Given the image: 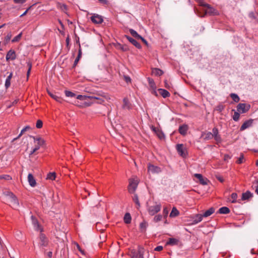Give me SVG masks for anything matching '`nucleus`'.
<instances>
[{"instance_id":"1","label":"nucleus","mask_w":258,"mask_h":258,"mask_svg":"<svg viewBox=\"0 0 258 258\" xmlns=\"http://www.w3.org/2000/svg\"><path fill=\"white\" fill-rule=\"evenodd\" d=\"M161 209V204L160 202L154 201L147 203V210L149 214L151 216L155 215Z\"/></svg>"},{"instance_id":"2","label":"nucleus","mask_w":258,"mask_h":258,"mask_svg":"<svg viewBox=\"0 0 258 258\" xmlns=\"http://www.w3.org/2000/svg\"><path fill=\"white\" fill-rule=\"evenodd\" d=\"M145 251V249L143 247L139 246L138 250L134 249L130 250L129 255L132 258H144Z\"/></svg>"},{"instance_id":"3","label":"nucleus","mask_w":258,"mask_h":258,"mask_svg":"<svg viewBox=\"0 0 258 258\" xmlns=\"http://www.w3.org/2000/svg\"><path fill=\"white\" fill-rule=\"evenodd\" d=\"M138 183L139 181L137 178L130 179L129 185L128 186V190L130 193L134 194L135 192Z\"/></svg>"},{"instance_id":"4","label":"nucleus","mask_w":258,"mask_h":258,"mask_svg":"<svg viewBox=\"0 0 258 258\" xmlns=\"http://www.w3.org/2000/svg\"><path fill=\"white\" fill-rule=\"evenodd\" d=\"M109 99V96L104 93L100 94H98L97 95H92L91 97V100L96 99L98 100L97 102L99 104H102V103H103L105 101V99L107 100Z\"/></svg>"},{"instance_id":"5","label":"nucleus","mask_w":258,"mask_h":258,"mask_svg":"<svg viewBox=\"0 0 258 258\" xmlns=\"http://www.w3.org/2000/svg\"><path fill=\"white\" fill-rule=\"evenodd\" d=\"M250 108V104L246 103H239L237 106V111L240 113L247 112Z\"/></svg>"},{"instance_id":"6","label":"nucleus","mask_w":258,"mask_h":258,"mask_svg":"<svg viewBox=\"0 0 258 258\" xmlns=\"http://www.w3.org/2000/svg\"><path fill=\"white\" fill-rule=\"evenodd\" d=\"M162 171V169L159 166L149 164L148 165V172L152 174H158Z\"/></svg>"},{"instance_id":"7","label":"nucleus","mask_w":258,"mask_h":258,"mask_svg":"<svg viewBox=\"0 0 258 258\" xmlns=\"http://www.w3.org/2000/svg\"><path fill=\"white\" fill-rule=\"evenodd\" d=\"M39 239V245L40 247H46L48 245V240L43 233H40Z\"/></svg>"},{"instance_id":"8","label":"nucleus","mask_w":258,"mask_h":258,"mask_svg":"<svg viewBox=\"0 0 258 258\" xmlns=\"http://www.w3.org/2000/svg\"><path fill=\"white\" fill-rule=\"evenodd\" d=\"M212 134L213 136V138H214L216 141V144H219L221 143L222 142V138L219 134V131L217 127H214L212 129Z\"/></svg>"},{"instance_id":"9","label":"nucleus","mask_w":258,"mask_h":258,"mask_svg":"<svg viewBox=\"0 0 258 258\" xmlns=\"http://www.w3.org/2000/svg\"><path fill=\"white\" fill-rule=\"evenodd\" d=\"M148 81L149 85V89L151 92L152 94H154L155 96H157V93L156 91V86L155 84L154 80L151 78H148Z\"/></svg>"},{"instance_id":"10","label":"nucleus","mask_w":258,"mask_h":258,"mask_svg":"<svg viewBox=\"0 0 258 258\" xmlns=\"http://www.w3.org/2000/svg\"><path fill=\"white\" fill-rule=\"evenodd\" d=\"M92 22L96 24H99L103 22V19L102 17L99 15L94 14L90 18Z\"/></svg>"},{"instance_id":"11","label":"nucleus","mask_w":258,"mask_h":258,"mask_svg":"<svg viewBox=\"0 0 258 258\" xmlns=\"http://www.w3.org/2000/svg\"><path fill=\"white\" fill-rule=\"evenodd\" d=\"M176 150L180 156L182 157L186 156L187 152L183 144H177L176 145Z\"/></svg>"},{"instance_id":"12","label":"nucleus","mask_w":258,"mask_h":258,"mask_svg":"<svg viewBox=\"0 0 258 258\" xmlns=\"http://www.w3.org/2000/svg\"><path fill=\"white\" fill-rule=\"evenodd\" d=\"M10 196L11 198V202L12 206L14 209H17L19 205L18 199L16 197V196L12 193H10Z\"/></svg>"},{"instance_id":"13","label":"nucleus","mask_w":258,"mask_h":258,"mask_svg":"<svg viewBox=\"0 0 258 258\" xmlns=\"http://www.w3.org/2000/svg\"><path fill=\"white\" fill-rule=\"evenodd\" d=\"M203 7H207L208 9V10L207 11L205 12V14L204 15L207 14L209 13L211 15H219V12L218 11H217L216 9H214L213 8L211 7L209 4H205Z\"/></svg>"},{"instance_id":"14","label":"nucleus","mask_w":258,"mask_h":258,"mask_svg":"<svg viewBox=\"0 0 258 258\" xmlns=\"http://www.w3.org/2000/svg\"><path fill=\"white\" fill-rule=\"evenodd\" d=\"M16 58V54L14 50L11 49L7 52L6 57L7 61H9L10 60H15Z\"/></svg>"},{"instance_id":"15","label":"nucleus","mask_w":258,"mask_h":258,"mask_svg":"<svg viewBox=\"0 0 258 258\" xmlns=\"http://www.w3.org/2000/svg\"><path fill=\"white\" fill-rule=\"evenodd\" d=\"M195 177L199 180L201 184L203 185H207L208 183V179L206 178H204L202 174L196 173L194 175Z\"/></svg>"},{"instance_id":"16","label":"nucleus","mask_w":258,"mask_h":258,"mask_svg":"<svg viewBox=\"0 0 258 258\" xmlns=\"http://www.w3.org/2000/svg\"><path fill=\"white\" fill-rule=\"evenodd\" d=\"M253 122L252 119H249L245 121L241 126L240 130L241 131H244L252 125Z\"/></svg>"},{"instance_id":"17","label":"nucleus","mask_w":258,"mask_h":258,"mask_svg":"<svg viewBox=\"0 0 258 258\" xmlns=\"http://www.w3.org/2000/svg\"><path fill=\"white\" fill-rule=\"evenodd\" d=\"M192 224H198L201 222L203 220L202 214H198L192 216Z\"/></svg>"},{"instance_id":"18","label":"nucleus","mask_w":258,"mask_h":258,"mask_svg":"<svg viewBox=\"0 0 258 258\" xmlns=\"http://www.w3.org/2000/svg\"><path fill=\"white\" fill-rule=\"evenodd\" d=\"M31 219L35 230L37 231L40 230L41 232L42 229H41L40 226L39 224L37 219L33 216H31Z\"/></svg>"},{"instance_id":"19","label":"nucleus","mask_w":258,"mask_h":258,"mask_svg":"<svg viewBox=\"0 0 258 258\" xmlns=\"http://www.w3.org/2000/svg\"><path fill=\"white\" fill-rule=\"evenodd\" d=\"M28 181L29 185L32 187H34L36 185L35 179L31 173H29L28 175Z\"/></svg>"},{"instance_id":"20","label":"nucleus","mask_w":258,"mask_h":258,"mask_svg":"<svg viewBox=\"0 0 258 258\" xmlns=\"http://www.w3.org/2000/svg\"><path fill=\"white\" fill-rule=\"evenodd\" d=\"M125 37L132 44H133L137 48H141V45H140V44L138 43L135 39H133V38L131 37L128 35H125Z\"/></svg>"},{"instance_id":"21","label":"nucleus","mask_w":258,"mask_h":258,"mask_svg":"<svg viewBox=\"0 0 258 258\" xmlns=\"http://www.w3.org/2000/svg\"><path fill=\"white\" fill-rule=\"evenodd\" d=\"M131 103L129 101L128 99L127 98H124L123 99L122 108L130 110L131 108Z\"/></svg>"},{"instance_id":"22","label":"nucleus","mask_w":258,"mask_h":258,"mask_svg":"<svg viewBox=\"0 0 258 258\" xmlns=\"http://www.w3.org/2000/svg\"><path fill=\"white\" fill-rule=\"evenodd\" d=\"M188 130V126L186 124H183L179 126V132L182 135H185Z\"/></svg>"},{"instance_id":"23","label":"nucleus","mask_w":258,"mask_h":258,"mask_svg":"<svg viewBox=\"0 0 258 258\" xmlns=\"http://www.w3.org/2000/svg\"><path fill=\"white\" fill-rule=\"evenodd\" d=\"M215 212V209L214 208H210L209 210L205 211L203 214H202V216L203 218L204 217H208L211 216L212 214H213Z\"/></svg>"},{"instance_id":"24","label":"nucleus","mask_w":258,"mask_h":258,"mask_svg":"<svg viewBox=\"0 0 258 258\" xmlns=\"http://www.w3.org/2000/svg\"><path fill=\"white\" fill-rule=\"evenodd\" d=\"M13 77V73H11L7 77L5 81V87L6 89H8L11 85V80Z\"/></svg>"},{"instance_id":"25","label":"nucleus","mask_w":258,"mask_h":258,"mask_svg":"<svg viewBox=\"0 0 258 258\" xmlns=\"http://www.w3.org/2000/svg\"><path fill=\"white\" fill-rule=\"evenodd\" d=\"M253 194L251 192L247 191L246 192L242 194L241 200L243 201L248 200L250 198H251Z\"/></svg>"},{"instance_id":"26","label":"nucleus","mask_w":258,"mask_h":258,"mask_svg":"<svg viewBox=\"0 0 258 258\" xmlns=\"http://www.w3.org/2000/svg\"><path fill=\"white\" fill-rule=\"evenodd\" d=\"M161 95L164 98L170 96V93L167 90L163 89H159L158 90Z\"/></svg>"},{"instance_id":"27","label":"nucleus","mask_w":258,"mask_h":258,"mask_svg":"<svg viewBox=\"0 0 258 258\" xmlns=\"http://www.w3.org/2000/svg\"><path fill=\"white\" fill-rule=\"evenodd\" d=\"M124 222L126 224H130L131 222L132 218L130 213L125 214L123 218Z\"/></svg>"},{"instance_id":"28","label":"nucleus","mask_w":258,"mask_h":258,"mask_svg":"<svg viewBox=\"0 0 258 258\" xmlns=\"http://www.w3.org/2000/svg\"><path fill=\"white\" fill-rule=\"evenodd\" d=\"M152 72L153 75L157 76H160L163 74V71L158 68L153 69Z\"/></svg>"},{"instance_id":"29","label":"nucleus","mask_w":258,"mask_h":258,"mask_svg":"<svg viewBox=\"0 0 258 258\" xmlns=\"http://www.w3.org/2000/svg\"><path fill=\"white\" fill-rule=\"evenodd\" d=\"M179 214V212L178 210L175 208L173 207L172 209V211L170 214L169 216L170 217H175L177 216Z\"/></svg>"},{"instance_id":"30","label":"nucleus","mask_w":258,"mask_h":258,"mask_svg":"<svg viewBox=\"0 0 258 258\" xmlns=\"http://www.w3.org/2000/svg\"><path fill=\"white\" fill-rule=\"evenodd\" d=\"M202 136L204 137V139L206 140H211L213 138V136L211 132L204 133L202 134Z\"/></svg>"},{"instance_id":"31","label":"nucleus","mask_w":258,"mask_h":258,"mask_svg":"<svg viewBox=\"0 0 258 258\" xmlns=\"http://www.w3.org/2000/svg\"><path fill=\"white\" fill-rule=\"evenodd\" d=\"M230 212V210L226 207H223L219 209V213L220 214H227Z\"/></svg>"},{"instance_id":"32","label":"nucleus","mask_w":258,"mask_h":258,"mask_svg":"<svg viewBox=\"0 0 258 258\" xmlns=\"http://www.w3.org/2000/svg\"><path fill=\"white\" fill-rule=\"evenodd\" d=\"M178 241V240L175 238H170L167 241V244L171 245H176L177 244Z\"/></svg>"},{"instance_id":"33","label":"nucleus","mask_w":258,"mask_h":258,"mask_svg":"<svg viewBox=\"0 0 258 258\" xmlns=\"http://www.w3.org/2000/svg\"><path fill=\"white\" fill-rule=\"evenodd\" d=\"M232 111H234V114L232 116L233 119L235 121H237L239 119L240 113L238 111H235L234 109H232Z\"/></svg>"},{"instance_id":"34","label":"nucleus","mask_w":258,"mask_h":258,"mask_svg":"<svg viewBox=\"0 0 258 258\" xmlns=\"http://www.w3.org/2000/svg\"><path fill=\"white\" fill-rule=\"evenodd\" d=\"M30 128V127L29 126H26L25 127H24L21 131V133H20V134L18 135V136L14 139V141L15 140H17L18 139H19V138H20V137H21V136L23 135V134L24 133H25L26 131H27L28 130H29Z\"/></svg>"},{"instance_id":"35","label":"nucleus","mask_w":258,"mask_h":258,"mask_svg":"<svg viewBox=\"0 0 258 258\" xmlns=\"http://www.w3.org/2000/svg\"><path fill=\"white\" fill-rule=\"evenodd\" d=\"M79 52H78V56L77 57V58L75 59V61H74V64L76 65L77 64V63L78 62V61H79L80 58L81 57V56H82V51H81V46H80V44H79Z\"/></svg>"},{"instance_id":"36","label":"nucleus","mask_w":258,"mask_h":258,"mask_svg":"<svg viewBox=\"0 0 258 258\" xmlns=\"http://www.w3.org/2000/svg\"><path fill=\"white\" fill-rule=\"evenodd\" d=\"M130 33L132 34V35L136 38H138L139 39V38H141V36L135 30H134V29H130Z\"/></svg>"},{"instance_id":"37","label":"nucleus","mask_w":258,"mask_h":258,"mask_svg":"<svg viewBox=\"0 0 258 258\" xmlns=\"http://www.w3.org/2000/svg\"><path fill=\"white\" fill-rule=\"evenodd\" d=\"M117 48L119 49H121L123 51H127L129 50L128 47L126 45H121L120 44H118L117 45Z\"/></svg>"},{"instance_id":"38","label":"nucleus","mask_w":258,"mask_h":258,"mask_svg":"<svg viewBox=\"0 0 258 258\" xmlns=\"http://www.w3.org/2000/svg\"><path fill=\"white\" fill-rule=\"evenodd\" d=\"M230 96L235 102L237 103L239 101L240 98H239V96L236 94L231 93Z\"/></svg>"},{"instance_id":"39","label":"nucleus","mask_w":258,"mask_h":258,"mask_svg":"<svg viewBox=\"0 0 258 258\" xmlns=\"http://www.w3.org/2000/svg\"><path fill=\"white\" fill-rule=\"evenodd\" d=\"M91 96H86V95H79L77 96V98L80 100H86L88 99H89L91 100Z\"/></svg>"},{"instance_id":"40","label":"nucleus","mask_w":258,"mask_h":258,"mask_svg":"<svg viewBox=\"0 0 258 258\" xmlns=\"http://www.w3.org/2000/svg\"><path fill=\"white\" fill-rule=\"evenodd\" d=\"M56 177V174L55 172H50L47 175V179L50 180H54Z\"/></svg>"},{"instance_id":"41","label":"nucleus","mask_w":258,"mask_h":258,"mask_svg":"<svg viewBox=\"0 0 258 258\" xmlns=\"http://www.w3.org/2000/svg\"><path fill=\"white\" fill-rule=\"evenodd\" d=\"M162 217L163 216L161 214L156 215L153 218V221L156 223L162 220Z\"/></svg>"},{"instance_id":"42","label":"nucleus","mask_w":258,"mask_h":258,"mask_svg":"<svg viewBox=\"0 0 258 258\" xmlns=\"http://www.w3.org/2000/svg\"><path fill=\"white\" fill-rule=\"evenodd\" d=\"M231 198L232 199L231 203H235L237 202V195L235 192H233L231 195Z\"/></svg>"},{"instance_id":"43","label":"nucleus","mask_w":258,"mask_h":258,"mask_svg":"<svg viewBox=\"0 0 258 258\" xmlns=\"http://www.w3.org/2000/svg\"><path fill=\"white\" fill-rule=\"evenodd\" d=\"M168 213H169L168 208L166 207H164L163 210V216L165 219H166L167 218Z\"/></svg>"},{"instance_id":"44","label":"nucleus","mask_w":258,"mask_h":258,"mask_svg":"<svg viewBox=\"0 0 258 258\" xmlns=\"http://www.w3.org/2000/svg\"><path fill=\"white\" fill-rule=\"evenodd\" d=\"M22 33L21 32L18 35L15 36L12 40V42H16L20 40L22 37Z\"/></svg>"},{"instance_id":"45","label":"nucleus","mask_w":258,"mask_h":258,"mask_svg":"<svg viewBox=\"0 0 258 258\" xmlns=\"http://www.w3.org/2000/svg\"><path fill=\"white\" fill-rule=\"evenodd\" d=\"M133 200L134 201V202L136 203V205H137L139 207L140 206L138 197L137 194H134V195L133 197Z\"/></svg>"},{"instance_id":"46","label":"nucleus","mask_w":258,"mask_h":258,"mask_svg":"<svg viewBox=\"0 0 258 258\" xmlns=\"http://www.w3.org/2000/svg\"><path fill=\"white\" fill-rule=\"evenodd\" d=\"M44 140L43 139H38L37 140V142L36 143V145L35 146H38L39 149L44 144Z\"/></svg>"},{"instance_id":"47","label":"nucleus","mask_w":258,"mask_h":258,"mask_svg":"<svg viewBox=\"0 0 258 258\" xmlns=\"http://www.w3.org/2000/svg\"><path fill=\"white\" fill-rule=\"evenodd\" d=\"M49 95L51 96L52 98H53L54 99H55L56 101L58 102H61L62 100V99L60 98L59 97L56 96V95H53L50 93H49Z\"/></svg>"},{"instance_id":"48","label":"nucleus","mask_w":258,"mask_h":258,"mask_svg":"<svg viewBox=\"0 0 258 258\" xmlns=\"http://www.w3.org/2000/svg\"><path fill=\"white\" fill-rule=\"evenodd\" d=\"M65 94L66 96L69 97H73L75 96V94L70 91H66Z\"/></svg>"},{"instance_id":"49","label":"nucleus","mask_w":258,"mask_h":258,"mask_svg":"<svg viewBox=\"0 0 258 258\" xmlns=\"http://www.w3.org/2000/svg\"><path fill=\"white\" fill-rule=\"evenodd\" d=\"M42 125H43L42 121L40 119L38 120L36 123V127L37 128H41L42 127Z\"/></svg>"},{"instance_id":"50","label":"nucleus","mask_w":258,"mask_h":258,"mask_svg":"<svg viewBox=\"0 0 258 258\" xmlns=\"http://www.w3.org/2000/svg\"><path fill=\"white\" fill-rule=\"evenodd\" d=\"M27 66L29 67L28 70L27 72V79H28L29 76L30 72H31V68H32V64L30 62H28Z\"/></svg>"},{"instance_id":"51","label":"nucleus","mask_w":258,"mask_h":258,"mask_svg":"<svg viewBox=\"0 0 258 258\" xmlns=\"http://www.w3.org/2000/svg\"><path fill=\"white\" fill-rule=\"evenodd\" d=\"M186 222H187L188 225H196V224H192V216L188 217L187 218V219L186 220Z\"/></svg>"},{"instance_id":"52","label":"nucleus","mask_w":258,"mask_h":258,"mask_svg":"<svg viewBox=\"0 0 258 258\" xmlns=\"http://www.w3.org/2000/svg\"><path fill=\"white\" fill-rule=\"evenodd\" d=\"M11 37H12V34L11 33H9L6 36V37H5V41H6V43H8L10 40L11 39Z\"/></svg>"},{"instance_id":"53","label":"nucleus","mask_w":258,"mask_h":258,"mask_svg":"<svg viewBox=\"0 0 258 258\" xmlns=\"http://www.w3.org/2000/svg\"><path fill=\"white\" fill-rule=\"evenodd\" d=\"M243 159H244V157L242 155H241L240 157L238 158V159L237 160V163L238 164H241L243 162Z\"/></svg>"},{"instance_id":"54","label":"nucleus","mask_w":258,"mask_h":258,"mask_svg":"<svg viewBox=\"0 0 258 258\" xmlns=\"http://www.w3.org/2000/svg\"><path fill=\"white\" fill-rule=\"evenodd\" d=\"M39 150V147L38 146H35L34 148L32 149V151H31L30 153V155H32L34 154L36 151Z\"/></svg>"},{"instance_id":"55","label":"nucleus","mask_w":258,"mask_h":258,"mask_svg":"<svg viewBox=\"0 0 258 258\" xmlns=\"http://www.w3.org/2000/svg\"><path fill=\"white\" fill-rule=\"evenodd\" d=\"M39 150V147L38 146H35L34 148L32 149V151H31L30 153V155H32L34 154L36 151Z\"/></svg>"},{"instance_id":"56","label":"nucleus","mask_w":258,"mask_h":258,"mask_svg":"<svg viewBox=\"0 0 258 258\" xmlns=\"http://www.w3.org/2000/svg\"><path fill=\"white\" fill-rule=\"evenodd\" d=\"M164 83H165V87L167 89H169L171 87V84L168 83L167 80H165Z\"/></svg>"},{"instance_id":"57","label":"nucleus","mask_w":258,"mask_h":258,"mask_svg":"<svg viewBox=\"0 0 258 258\" xmlns=\"http://www.w3.org/2000/svg\"><path fill=\"white\" fill-rule=\"evenodd\" d=\"M14 3L16 4H23L27 0H13Z\"/></svg>"},{"instance_id":"58","label":"nucleus","mask_w":258,"mask_h":258,"mask_svg":"<svg viewBox=\"0 0 258 258\" xmlns=\"http://www.w3.org/2000/svg\"><path fill=\"white\" fill-rule=\"evenodd\" d=\"M1 177L0 178L1 179H5L6 180H9L10 179H11V178L10 177V176L8 175H3V176H0Z\"/></svg>"},{"instance_id":"59","label":"nucleus","mask_w":258,"mask_h":258,"mask_svg":"<svg viewBox=\"0 0 258 258\" xmlns=\"http://www.w3.org/2000/svg\"><path fill=\"white\" fill-rule=\"evenodd\" d=\"M162 249H163V246L159 245V246H157L156 247H155L154 250L155 251H161Z\"/></svg>"},{"instance_id":"60","label":"nucleus","mask_w":258,"mask_h":258,"mask_svg":"<svg viewBox=\"0 0 258 258\" xmlns=\"http://www.w3.org/2000/svg\"><path fill=\"white\" fill-rule=\"evenodd\" d=\"M31 137H32L35 143H36L37 142V140L42 139L41 138L39 137L31 136Z\"/></svg>"},{"instance_id":"61","label":"nucleus","mask_w":258,"mask_h":258,"mask_svg":"<svg viewBox=\"0 0 258 258\" xmlns=\"http://www.w3.org/2000/svg\"><path fill=\"white\" fill-rule=\"evenodd\" d=\"M201 6H203L205 3H204L203 0H196Z\"/></svg>"},{"instance_id":"62","label":"nucleus","mask_w":258,"mask_h":258,"mask_svg":"<svg viewBox=\"0 0 258 258\" xmlns=\"http://www.w3.org/2000/svg\"><path fill=\"white\" fill-rule=\"evenodd\" d=\"M158 132H159V134L158 133H157L159 138L160 139H162L163 137H164V135L162 133L160 132L159 130H158Z\"/></svg>"},{"instance_id":"63","label":"nucleus","mask_w":258,"mask_h":258,"mask_svg":"<svg viewBox=\"0 0 258 258\" xmlns=\"http://www.w3.org/2000/svg\"><path fill=\"white\" fill-rule=\"evenodd\" d=\"M124 80L127 83L131 82V79L128 76H124Z\"/></svg>"},{"instance_id":"64","label":"nucleus","mask_w":258,"mask_h":258,"mask_svg":"<svg viewBox=\"0 0 258 258\" xmlns=\"http://www.w3.org/2000/svg\"><path fill=\"white\" fill-rule=\"evenodd\" d=\"M255 184V191L258 195V180L256 181Z\"/></svg>"}]
</instances>
